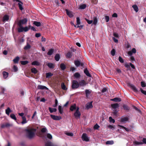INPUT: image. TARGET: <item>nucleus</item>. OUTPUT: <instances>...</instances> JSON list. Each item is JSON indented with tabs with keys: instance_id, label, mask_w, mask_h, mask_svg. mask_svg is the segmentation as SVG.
Wrapping results in <instances>:
<instances>
[{
	"instance_id": "14",
	"label": "nucleus",
	"mask_w": 146,
	"mask_h": 146,
	"mask_svg": "<svg viewBox=\"0 0 146 146\" xmlns=\"http://www.w3.org/2000/svg\"><path fill=\"white\" fill-rule=\"evenodd\" d=\"M92 102H91L88 104L86 106V108L87 109H89L90 108H93V106L92 105Z\"/></svg>"
},
{
	"instance_id": "1",
	"label": "nucleus",
	"mask_w": 146,
	"mask_h": 146,
	"mask_svg": "<svg viewBox=\"0 0 146 146\" xmlns=\"http://www.w3.org/2000/svg\"><path fill=\"white\" fill-rule=\"evenodd\" d=\"M36 131V129L33 128L26 129L25 131L27 132V137L30 139L33 138L34 136L35 132Z\"/></svg>"
},
{
	"instance_id": "8",
	"label": "nucleus",
	"mask_w": 146,
	"mask_h": 146,
	"mask_svg": "<svg viewBox=\"0 0 146 146\" xmlns=\"http://www.w3.org/2000/svg\"><path fill=\"white\" fill-rule=\"evenodd\" d=\"M51 118L54 120H59L62 119V117L60 116H56L51 115H50Z\"/></svg>"
},
{
	"instance_id": "32",
	"label": "nucleus",
	"mask_w": 146,
	"mask_h": 146,
	"mask_svg": "<svg viewBox=\"0 0 146 146\" xmlns=\"http://www.w3.org/2000/svg\"><path fill=\"white\" fill-rule=\"evenodd\" d=\"M85 94L86 96L88 97L89 95L91 93V91H90L86 89L85 90Z\"/></svg>"
},
{
	"instance_id": "43",
	"label": "nucleus",
	"mask_w": 146,
	"mask_h": 146,
	"mask_svg": "<svg viewBox=\"0 0 146 146\" xmlns=\"http://www.w3.org/2000/svg\"><path fill=\"white\" fill-rule=\"evenodd\" d=\"M94 21L93 22V24L96 25V24L97 21L98 20L97 17H95L93 18Z\"/></svg>"
},
{
	"instance_id": "15",
	"label": "nucleus",
	"mask_w": 146,
	"mask_h": 146,
	"mask_svg": "<svg viewBox=\"0 0 146 146\" xmlns=\"http://www.w3.org/2000/svg\"><path fill=\"white\" fill-rule=\"evenodd\" d=\"M84 72L86 74V75L89 77H91V75L89 72V71L87 68H85L84 70Z\"/></svg>"
},
{
	"instance_id": "51",
	"label": "nucleus",
	"mask_w": 146,
	"mask_h": 146,
	"mask_svg": "<svg viewBox=\"0 0 146 146\" xmlns=\"http://www.w3.org/2000/svg\"><path fill=\"white\" fill-rule=\"evenodd\" d=\"M30 48H31L30 45L29 44H28L26 46H25L24 47V49L25 50H27V49H30Z\"/></svg>"
},
{
	"instance_id": "5",
	"label": "nucleus",
	"mask_w": 146,
	"mask_h": 146,
	"mask_svg": "<svg viewBox=\"0 0 146 146\" xmlns=\"http://www.w3.org/2000/svg\"><path fill=\"white\" fill-rule=\"evenodd\" d=\"M74 63L77 67H78L80 65L81 67H83L84 66L83 63H81L80 61L78 60L74 61Z\"/></svg>"
},
{
	"instance_id": "57",
	"label": "nucleus",
	"mask_w": 146,
	"mask_h": 146,
	"mask_svg": "<svg viewBox=\"0 0 146 146\" xmlns=\"http://www.w3.org/2000/svg\"><path fill=\"white\" fill-rule=\"evenodd\" d=\"M141 85L143 87H145L146 86V84L145 82H141Z\"/></svg>"
},
{
	"instance_id": "62",
	"label": "nucleus",
	"mask_w": 146,
	"mask_h": 146,
	"mask_svg": "<svg viewBox=\"0 0 146 146\" xmlns=\"http://www.w3.org/2000/svg\"><path fill=\"white\" fill-rule=\"evenodd\" d=\"M47 138L50 139H51L52 138V135L50 133H48L47 135Z\"/></svg>"
},
{
	"instance_id": "47",
	"label": "nucleus",
	"mask_w": 146,
	"mask_h": 146,
	"mask_svg": "<svg viewBox=\"0 0 146 146\" xmlns=\"http://www.w3.org/2000/svg\"><path fill=\"white\" fill-rule=\"evenodd\" d=\"M29 63V62L27 61H22L21 62V64L23 65H25Z\"/></svg>"
},
{
	"instance_id": "34",
	"label": "nucleus",
	"mask_w": 146,
	"mask_h": 146,
	"mask_svg": "<svg viewBox=\"0 0 146 146\" xmlns=\"http://www.w3.org/2000/svg\"><path fill=\"white\" fill-rule=\"evenodd\" d=\"M32 64L33 65H36L38 66L40 65V63L39 62L36 61H35L32 62Z\"/></svg>"
},
{
	"instance_id": "25",
	"label": "nucleus",
	"mask_w": 146,
	"mask_h": 146,
	"mask_svg": "<svg viewBox=\"0 0 146 146\" xmlns=\"http://www.w3.org/2000/svg\"><path fill=\"white\" fill-rule=\"evenodd\" d=\"M60 58V56L59 54H56L55 56V60L57 61H58L59 60Z\"/></svg>"
},
{
	"instance_id": "6",
	"label": "nucleus",
	"mask_w": 146,
	"mask_h": 146,
	"mask_svg": "<svg viewBox=\"0 0 146 146\" xmlns=\"http://www.w3.org/2000/svg\"><path fill=\"white\" fill-rule=\"evenodd\" d=\"M129 87L135 92L137 93L139 92V91L136 88L135 86L133 85L130 84L129 85Z\"/></svg>"
},
{
	"instance_id": "10",
	"label": "nucleus",
	"mask_w": 146,
	"mask_h": 146,
	"mask_svg": "<svg viewBox=\"0 0 146 146\" xmlns=\"http://www.w3.org/2000/svg\"><path fill=\"white\" fill-rule=\"evenodd\" d=\"M136 52V49L133 48L132 50L130 51H129L128 52V54L130 56H132V55L133 53H135Z\"/></svg>"
},
{
	"instance_id": "55",
	"label": "nucleus",
	"mask_w": 146,
	"mask_h": 146,
	"mask_svg": "<svg viewBox=\"0 0 146 146\" xmlns=\"http://www.w3.org/2000/svg\"><path fill=\"white\" fill-rule=\"evenodd\" d=\"M58 103V102L57 100V99H56L55 100V103L53 105V107L54 108L56 107V106H57Z\"/></svg>"
},
{
	"instance_id": "54",
	"label": "nucleus",
	"mask_w": 146,
	"mask_h": 146,
	"mask_svg": "<svg viewBox=\"0 0 146 146\" xmlns=\"http://www.w3.org/2000/svg\"><path fill=\"white\" fill-rule=\"evenodd\" d=\"M76 23L77 25H79L80 24V19L79 17H77L76 18Z\"/></svg>"
},
{
	"instance_id": "50",
	"label": "nucleus",
	"mask_w": 146,
	"mask_h": 146,
	"mask_svg": "<svg viewBox=\"0 0 146 146\" xmlns=\"http://www.w3.org/2000/svg\"><path fill=\"white\" fill-rule=\"evenodd\" d=\"M109 119L110 121V122H112L113 123H114L115 122V120L113 119L111 117H109Z\"/></svg>"
},
{
	"instance_id": "9",
	"label": "nucleus",
	"mask_w": 146,
	"mask_h": 146,
	"mask_svg": "<svg viewBox=\"0 0 146 146\" xmlns=\"http://www.w3.org/2000/svg\"><path fill=\"white\" fill-rule=\"evenodd\" d=\"M82 139L84 141H89V139L88 138L87 134L85 133H83L82 136Z\"/></svg>"
},
{
	"instance_id": "2",
	"label": "nucleus",
	"mask_w": 146,
	"mask_h": 146,
	"mask_svg": "<svg viewBox=\"0 0 146 146\" xmlns=\"http://www.w3.org/2000/svg\"><path fill=\"white\" fill-rule=\"evenodd\" d=\"M79 87L78 82L76 80H73L72 82V88L73 89H76Z\"/></svg>"
},
{
	"instance_id": "49",
	"label": "nucleus",
	"mask_w": 146,
	"mask_h": 146,
	"mask_svg": "<svg viewBox=\"0 0 146 146\" xmlns=\"http://www.w3.org/2000/svg\"><path fill=\"white\" fill-rule=\"evenodd\" d=\"M118 60L121 63H123L124 62V60L123 59V58L121 57L120 56H119L118 58Z\"/></svg>"
},
{
	"instance_id": "64",
	"label": "nucleus",
	"mask_w": 146,
	"mask_h": 146,
	"mask_svg": "<svg viewBox=\"0 0 146 146\" xmlns=\"http://www.w3.org/2000/svg\"><path fill=\"white\" fill-rule=\"evenodd\" d=\"M45 146H54L51 144L50 142L46 143L45 144Z\"/></svg>"
},
{
	"instance_id": "17",
	"label": "nucleus",
	"mask_w": 146,
	"mask_h": 146,
	"mask_svg": "<svg viewBox=\"0 0 146 146\" xmlns=\"http://www.w3.org/2000/svg\"><path fill=\"white\" fill-rule=\"evenodd\" d=\"M11 125L9 123H6L5 124H2L1 125V127L3 128L5 127H10Z\"/></svg>"
},
{
	"instance_id": "46",
	"label": "nucleus",
	"mask_w": 146,
	"mask_h": 146,
	"mask_svg": "<svg viewBox=\"0 0 146 146\" xmlns=\"http://www.w3.org/2000/svg\"><path fill=\"white\" fill-rule=\"evenodd\" d=\"M134 144L135 145H142L143 143L141 142H138L137 141H135L133 142Z\"/></svg>"
},
{
	"instance_id": "26",
	"label": "nucleus",
	"mask_w": 146,
	"mask_h": 146,
	"mask_svg": "<svg viewBox=\"0 0 146 146\" xmlns=\"http://www.w3.org/2000/svg\"><path fill=\"white\" fill-rule=\"evenodd\" d=\"M47 65L50 68L53 69L54 68V65L53 63H48Z\"/></svg>"
},
{
	"instance_id": "59",
	"label": "nucleus",
	"mask_w": 146,
	"mask_h": 146,
	"mask_svg": "<svg viewBox=\"0 0 146 146\" xmlns=\"http://www.w3.org/2000/svg\"><path fill=\"white\" fill-rule=\"evenodd\" d=\"M99 127L100 126L97 124H96L94 125V128L95 129H98Z\"/></svg>"
},
{
	"instance_id": "30",
	"label": "nucleus",
	"mask_w": 146,
	"mask_h": 146,
	"mask_svg": "<svg viewBox=\"0 0 146 146\" xmlns=\"http://www.w3.org/2000/svg\"><path fill=\"white\" fill-rule=\"evenodd\" d=\"M48 109L50 112L51 113L54 112H56L57 111V109L55 108H51L50 107H49Z\"/></svg>"
},
{
	"instance_id": "38",
	"label": "nucleus",
	"mask_w": 146,
	"mask_h": 146,
	"mask_svg": "<svg viewBox=\"0 0 146 146\" xmlns=\"http://www.w3.org/2000/svg\"><path fill=\"white\" fill-rule=\"evenodd\" d=\"M19 58L18 56H17L13 60V61L14 63H17L19 62Z\"/></svg>"
},
{
	"instance_id": "7",
	"label": "nucleus",
	"mask_w": 146,
	"mask_h": 146,
	"mask_svg": "<svg viewBox=\"0 0 146 146\" xmlns=\"http://www.w3.org/2000/svg\"><path fill=\"white\" fill-rule=\"evenodd\" d=\"M78 82V84L79 87V86H82L84 87L85 86L87 83L84 80H82L80 81H79Z\"/></svg>"
},
{
	"instance_id": "60",
	"label": "nucleus",
	"mask_w": 146,
	"mask_h": 146,
	"mask_svg": "<svg viewBox=\"0 0 146 146\" xmlns=\"http://www.w3.org/2000/svg\"><path fill=\"white\" fill-rule=\"evenodd\" d=\"M115 49H113L111 51V54L113 56H114L115 55Z\"/></svg>"
},
{
	"instance_id": "61",
	"label": "nucleus",
	"mask_w": 146,
	"mask_h": 146,
	"mask_svg": "<svg viewBox=\"0 0 146 146\" xmlns=\"http://www.w3.org/2000/svg\"><path fill=\"white\" fill-rule=\"evenodd\" d=\"M133 108L134 109H135L139 113H141V110L137 108V107L134 106Z\"/></svg>"
},
{
	"instance_id": "20",
	"label": "nucleus",
	"mask_w": 146,
	"mask_h": 146,
	"mask_svg": "<svg viewBox=\"0 0 146 146\" xmlns=\"http://www.w3.org/2000/svg\"><path fill=\"white\" fill-rule=\"evenodd\" d=\"M76 109V104H74L73 105L71 106L70 109L71 111H73L74 110Z\"/></svg>"
},
{
	"instance_id": "13",
	"label": "nucleus",
	"mask_w": 146,
	"mask_h": 146,
	"mask_svg": "<svg viewBox=\"0 0 146 146\" xmlns=\"http://www.w3.org/2000/svg\"><path fill=\"white\" fill-rule=\"evenodd\" d=\"M129 118L127 117H123V116L121 117L120 121L121 122H123L125 121H127L129 120Z\"/></svg>"
},
{
	"instance_id": "53",
	"label": "nucleus",
	"mask_w": 146,
	"mask_h": 146,
	"mask_svg": "<svg viewBox=\"0 0 146 146\" xmlns=\"http://www.w3.org/2000/svg\"><path fill=\"white\" fill-rule=\"evenodd\" d=\"M65 134L68 136L71 137H72L73 136V134L72 133L66 132Z\"/></svg>"
},
{
	"instance_id": "36",
	"label": "nucleus",
	"mask_w": 146,
	"mask_h": 146,
	"mask_svg": "<svg viewBox=\"0 0 146 146\" xmlns=\"http://www.w3.org/2000/svg\"><path fill=\"white\" fill-rule=\"evenodd\" d=\"M23 121L21 122L22 124H24L27 123L26 118L25 116H23L22 117Z\"/></svg>"
},
{
	"instance_id": "29",
	"label": "nucleus",
	"mask_w": 146,
	"mask_h": 146,
	"mask_svg": "<svg viewBox=\"0 0 146 146\" xmlns=\"http://www.w3.org/2000/svg\"><path fill=\"white\" fill-rule=\"evenodd\" d=\"M60 67L61 69L63 70H64L66 68V66L63 63H62L60 64Z\"/></svg>"
},
{
	"instance_id": "41",
	"label": "nucleus",
	"mask_w": 146,
	"mask_h": 146,
	"mask_svg": "<svg viewBox=\"0 0 146 146\" xmlns=\"http://www.w3.org/2000/svg\"><path fill=\"white\" fill-rule=\"evenodd\" d=\"M10 117L12 119L14 120H15L16 121L17 120L16 117L14 114L11 113L10 114Z\"/></svg>"
},
{
	"instance_id": "63",
	"label": "nucleus",
	"mask_w": 146,
	"mask_h": 146,
	"mask_svg": "<svg viewBox=\"0 0 146 146\" xmlns=\"http://www.w3.org/2000/svg\"><path fill=\"white\" fill-rule=\"evenodd\" d=\"M113 35L114 37L117 38H119V35L118 33H113Z\"/></svg>"
},
{
	"instance_id": "44",
	"label": "nucleus",
	"mask_w": 146,
	"mask_h": 146,
	"mask_svg": "<svg viewBox=\"0 0 146 146\" xmlns=\"http://www.w3.org/2000/svg\"><path fill=\"white\" fill-rule=\"evenodd\" d=\"M72 56V53L71 52H68L67 53L66 57L68 58H70Z\"/></svg>"
},
{
	"instance_id": "48",
	"label": "nucleus",
	"mask_w": 146,
	"mask_h": 146,
	"mask_svg": "<svg viewBox=\"0 0 146 146\" xmlns=\"http://www.w3.org/2000/svg\"><path fill=\"white\" fill-rule=\"evenodd\" d=\"M86 7V4H84L82 5H81L80 6V8L81 9H84Z\"/></svg>"
},
{
	"instance_id": "22",
	"label": "nucleus",
	"mask_w": 146,
	"mask_h": 146,
	"mask_svg": "<svg viewBox=\"0 0 146 146\" xmlns=\"http://www.w3.org/2000/svg\"><path fill=\"white\" fill-rule=\"evenodd\" d=\"M9 19V16L8 15H5L3 17V21L5 22V21H7Z\"/></svg>"
},
{
	"instance_id": "33",
	"label": "nucleus",
	"mask_w": 146,
	"mask_h": 146,
	"mask_svg": "<svg viewBox=\"0 0 146 146\" xmlns=\"http://www.w3.org/2000/svg\"><path fill=\"white\" fill-rule=\"evenodd\" d=\"M123 107L124 110L126 111H128L129 110V107L126 105L124 104L123 106Z\"/></svg>"
},
{
	"instance_id": "16",
	"label": "nucleus",
	"mask_w": 146,
	"mask_h": 146,
	"mask_svg": "<svg viewBox=\"0 0 146 146\" xmlns=\"http://www.w3.org/2000/svg\"><path fill=\"white\" fill-rule=\"evenodd\" d=\"M111 108L113 109H115L119 107V105L117 103H115L111 105Z\"/></svg>"
},
{
	"instance_id": "56",
	"label": "nucleus",
	"mask_w": 146,
	"mask_h": 146,
	"mask_svg": "<svg viewBox=\"0 0 146 146\" xmlns=\"http://www.w3.org/2000/svg\"><path fill=\"white\" fill-rule=\"evenodd\" d=\"M85 19L88 24H90L93 22L92 20H89L86 18H85Z\"/></svg>"
},
{
	"instance_id": "52",
	"label": "nucleus",
	"mask_w": 146,
	"mask_h": 146,
	"mask_svg": "<svg viewBox=\"0 0 146 146\" xmlns=\"http://www.w3.org/2000/svg\"><path fill=\"white\" fill-rule=\"evenodd\" d=\"M118 112V111L116 109H114L113 110V115L115 116H116L117 115V113Z\"/></svg>"
},
{
	"instance_id": "42",
	"label": "nucleus",
	"mask_w": 146,
	"mask_h": 146,
	"mask_svg": "<svg viewBox=\"0 0 146 146\" xmlns=\"http://www.w3.org/2000/svg\"><path fill=\"white\" fill-rule=\"evenodd\" d=\"M80 74L78 72H76L74 74V76L75 78H78L80 77Z\"/></svg>"
},
{
	"instance_id": "40",
	"label": "nucleus",
	"mask_w": 146,
	"mask_h": 146,
	"mask_svg": "<svg viewBox=\"0 0 146 146\" xmlns=\"http://www.w3.org/2000/svg\"><path fill=\"white\" fill-rule=\"evenodd\" d=\"M19 27L18 28V31L19 33L23 32L24 31L23 27L22 26Z\"/></svg>"
},
{
	"instance_id": "19",
	"label": "nucleus",
	"mask_w": 146,
	"mask_h": 146,
	"mask_svg": "<svg viewBox=\"0 0 146 146\" xmlns=\"http://www.w3.org/2000/svg\"><path fill=\"white\" fill-rule=\"evenodd\" d=\"M111 100L115 102H120L121 101V98H120L116 97L111 99Z\"/></svg>"
},
{
	"instance_id": "3",
	"label": "nucleus",
	"mask_w": 146,
	"mask_h": 146,
	"mask_svg": "<svg viewBox=\"0 0 146 146\" xmlns=\"http://www.w3.org/2000/svg\"><path fill=\"white\" fill-rule=\"evenodd\" d=\"M27 21V19L26 18H24L23 19L20 20L18 23V25L19 27H21L23 24H26Z\"/></svg>"
},
{
	"instance_id": "18",
	"label": "nucleus",
	"mask_w": 146,
	"mask_h": 146,
	"mask_svg": "<svg viewBox=\"0 0 146 146\" xmlns=\"http://www.w3.org/2000/svg\"><path fill=\"white\" fill-rule=\"evenodd\" d=\"M74 115L75 118H80L81 115V113L80 112H78L76 113V112H75Z\"/></svg>"
},
{
	"instance_id": "45",
	"label": "nucleus",
	"mask_w": 146,
	"mask_h": 146,
	"mask_svg": "<svg viewBox=\"0 0 146 146\" xmlns=\"http://www.w3.org/2000/svg\"><path fill=\"white\" fill-rule=\"evenodd\" d=\"M114 143L113 141V140L108 141L106 142V144L107 145H112Z\"/></svg>"
},
{
	"instance_id": "39",
	"label": "nucleus",
	"mask_w": 146,
	"mask_h": 146,
	"mask_svg": "<svg viewBox=\"0 0 146 146\" xmlns=\"http://www.w3.org/2000/svg\"><path fill=\"white\" fill-rule=\"evenodd\" d=\"M31 71L32 72L35 74H36L38 72L37 70L36 69V68H32L31 69Z\"/></svg>"
},
{
	"instance_id": "24",
	"label": "nucleus",
	"mask_w": 146,
	"mask_h": 146,
	"mask_svg": "<svg viewBox=\"0 0 146 146\" xmlns=\"http://www.w3.org/2000/svg\"><path fill=\"white\" fill-rule=\"evenodd\" d=\"M54 49H53L51 48L47 52V54L48 55L50 56L54 52Z\"/></svg>"
},
{
	"instance_id": "58",
	"label": "nucleus",
	"mask_w": 146,
	"mask_h": 146,
	"mask_svg": "<svg viewBox=\"0 0 146 146\" xmlns=\"http://www.w3.org/2000/svg\"><path fill=\"white\" fill-rule=\"evenodd\" d=\"M140 91L141 92L144 94L145 95H146V91L144 90L142 88H140Z\"/></svg>"
},
{
	"instance_id": "35",
	"label": "nucleus",
	"mask_w": 146,
	"mask_h": 146,
	"mask_svg": "<svg viewBox=\"0 0 146 146\" xmlns=\"http://www.w3.org/2000/svg\"><path fill=\"white\" fill-rule=\"evenodd\" d=\"M61 87L62 88L63 90H66L67 89V88H66V86L63 82L61 84Z\"/></svg>"
},
{
	"instance_id": "4",
	"label": "nucleus",
	"mask_w": 146,
	"mask_h": 146,
	"mask_svg": "<svg viewBox=\"0 0 146 146\" xmlns=\"http://www.w3.org/2000/svg\"><path fill=\"white\" fill-rule=\"evenodd\" d=\"M13 1H15L16 3L19 2L18 3V5L19 7V9L21 11H22L23 9V7L22 5L23 4V3L22 2L19 0H12Z\"/></svg>"
},
{
	"instance_id": "27",
	"label": "nucleus",
	"mask_w": 146,
	"mask_h": 146,
	"mask_svg": "<svg viewBox=\"0 0 146 146\" xmlns=\"http://www.w3.org/2000/svg\"><path fill=\"white\" fill-rule=\"evenodd\" d=\"M11 112V110L9 107H8L7 109L5 110L6 113L9 115L10 112Z\"/></svg>"
},
{
	"instance_id": "21",
	"label": "nucleus",
	"mask_w": 146,
	"mask_h": 146,
	"mask_svg": "<svg viewBox=\"0 0 146 146\" xmlns=\"http://www.w3.org/2000/svg\"><path fill=\"white\" fill-rule=\"evenodd\" d=\"M53 75V74L50 72L47 73L46 74V78H50Z\"/></svg>"
},
{
	"instance_id": "23",
	"label": "nucleus",
	"mask_w": 146,
	"mask_h": 146,
	"mask_svg": "<svg viewBox=\"0 0 146 146\" xmlns=\"http://www.w3.org/2000/svg\"><path fill=\"white\" fill-rule=\"evenodd\" d=\"M3 75L4 78V79H6L8 76L9 73L7 72L3 71Z\"/></svg>"
},
{
	"instance_id": "31",
	"label": "nucleus",
	"mask_w": 146,
	"mask_h": 146,
	"mask_svg": "<svg viewBox=\"0 0 146 146\" xmlns=\"http://www.w3.org/2000/svg\"><path fill=\"white\" fill-rule=\"evenodd\" d=\"M33 24L37 27H39L41 26V24L40 22L36 21H34Z\"/></svg>"
},
{
	"instance_id": "11",
	"label": "nucleus",
	"mask_w": 146,
	"mask_h": 146,
	"mask_svg": "<svg viewBox=\"0 0 146 146\" xmlns=\"http://www.w3.org/2000/svg\"><path fill=\"white\" fill-rule=\"evenodd\" d=\"M37 88L38 89L42 90H48V88H47L45 86H43L42 85H38L37 86Z\"/></svg>"
},
{
	"instance_id": "12",
	"label": "nucleus",
	"mask_w": 146,
	"mask_h": 146,
	"mask_svg": "<svg viewBox=\"0 0 146 146\" xmlns=\"http://www.w3.org/2000/svg\"><path fill=\"white\" fill-rule=\"evenodd\" d=\"M65 11H66L67 15L69 17L72 18L74 16L72 12L68 11V10L66 9H65Z\"/></svg>"
},
{
	"instance_id": "28",
	"label": "nucleus",
	"mask_w": 146,
	"mask_h": 146,
	"mask_svg": "<svg viewBox=\"0 0 146 146\" xmlns=\"http://www.w3.org/2000/svg\"><path fill=\"white\" fill-rule=\"evenodd\" d=\"M132 7L133 8L134 10L136 12H138L139 9L137 6L136 5H133L132 6Z\"/></svg>"
},
{
	"instance_id": "37",
	"label": "nucleus",
	"mask_w": 146,
	"mask_h": 146,
	"mask_svg": "<svg viewBox=\"0 0 146 146\" xmlns=\"http://www.w3.org/2000/svg\"><path fill=\"white\" fill-rule=\"evenodd\" d=\"M58 110H59V112L60 114H62V113L63 112V110L61 106H59Z\"/></svg>"
}]
</instances>
